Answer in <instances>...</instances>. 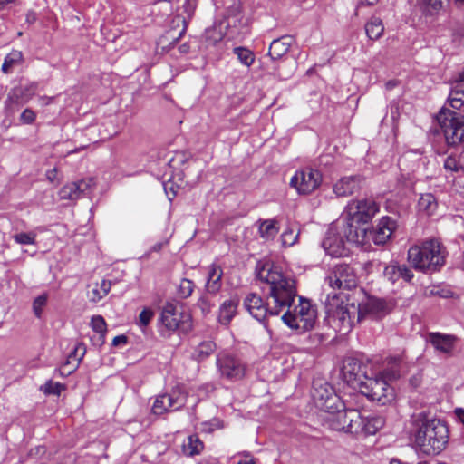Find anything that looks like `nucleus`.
<instances>
[{"label": "nucleus", "mask_w": 464, "mask_h": 464, "mask_svg": "<svg viewBox=\"0 0 464 464\" xmlns=\"http://www.w3.org/2000/svg\"><path fill=\"white\" fill-rule=\"evenodd\" d=\"M396 228V224L393 219L389 217H384L380 219L374 228L367 232V239L365 244L372 240L375 245H384L392 235Z\"/></svg>", "instance_id": "a211bd4d"}, {"label": "nucleus", "mask_w": 464, "mask_h": 464, "mask_svg": "<svg viewBox=\"0 0 464 464\" xmlns=\"http://www.w3.org/2000/svg\"><path fill=\"white\" fill-rule=\"evenodd\" d=\"M164 246V243H157L155 244L152 247H151V251H154V252H159L161 250V248L163 247Z\"/></svg>", "instance_id": "4d7b16f0"}, {"label": "nucleus", "mask_w": 464, "mask_h": 464, "mask_svg": "<svg viewBox=\"0 0 464 464\" xmlns=\"http://www.w3.org/2000/svg\"><path fill=\"white\" fill-rule=\"evenodd\" d=\"M293 43L294 40L289 35L274 40L269 46L268 55L272 60L281 59L288 53Z\"/></svg>", "instance_id": "cd10ccee"}, {"label": "nucleus", "mask_w": 464, "mask_h": 464, "mask_svg": "<svg viewBox=\"0 0 464 464\" xmlns=\"http://www.w3.org/2000/svg\"><path fill=\"white\" fill-rule=\"evenodd\" d=\"M333 289H352L357 285V276L353 267L346 264L335 266L326 277Z\"/></svg>", "instance_id": "ddd939ff"}, {"label": "nucleus", "mask_w": 464, "mask_h": 464, "mask_svg": "<svg viewBox=\"0 0 464 464\" xmlns=\"http://www.w3.org/2000/svg\"><path fill=\"white\" fill-rule=\"evenodd\" d=\"M237 464H254V462L251 460H246V461H240Z\"/></svg>", "instance_id": "e2e57ef3"}, {"label": "nucleus", "mask_w": 464, "mask_h": 464, "mask_svg": "<svg viewBox=\"0 0 464 464\" xmlns=\"http://www.w3.org/2000/svg\"><path fill=\"white\" fill-rule=\"evenodd\" d=\"M384 31V26L380 18L372 17L366 24H365V32L367 36L371 40L379 39Z\"/></svg>", "instance_id": "e433bc0d"}, {"label": "nucleus", "mask_w": 464, "mask_h": 464, "mask_svg": "<svg viewBox=\"0 0 464 464\" xmlns=\"http://www.w3.org/2000/svg\"><path fill=\"white\" fill-rule=\"evenodd\" d=\"M362 183L360 176L343 177L334 184L333 191L337 197H349L360 189Z\"/></svg>", "instance_id": "b1692460"}, {"label": "nucleus", "mask_w": 464, "mask_h": 464, "mask_svg": "<svg viewBox=\"0 0 464 464\" xmlns=\"http://www.w3.org/2000/svg\"><path fill=\"white\" fill-rule=\"evenodd\" d=\"M96 183L93 178L65 184L59 191L61 199L75 200L91 193Z\"/></svg>", "instance_id": "dca6fc26"}, {"label": "nucleus", "mask_w": 464, "mask_h": 464, "mask_svg": "<svg viewBox=\"0 0 464 464\" xmlns=\"http://www.w3.org/2000/svg\"><path fill=\"white\" fill-rule=\"evenodd\" d=\"M364 369L365 366L356 359L345 360L342 369L343 381L353 389H359L367 377Z\"/></svg>", "instance_id": "f3484780"}, {"label": "nucleus", "mask_w": 464, "mask_h": 464, "mask_svg": "<svg viewBox=\"0 0 464 464\" xmlns=\"http://www.w3.org/2000/svg\"><path fill=\"white\" fill-rule=\"evenodd\" d=\"M222 276L223 271L219 266L212 264L208 266V280L206 284V288L208 293L216 294L220 290L222 285Z\"/></svg>", "instance_id": "7c9ffc66"}, {"label": "nucleus", "mask_w": 464, "mask_h": 464, "mask_svg": "<svg viewBox=\"0 0 464 464\" xmlns=\"http://www.w3.org/2000/svg\"><path fill=\"white\" fill-rule=\"evenodd\" d=\"M340 407L337 406L334 412L324 417L330 428L351 434H360L362 431V426H360L362 422L361 412L354 409L342 410Z\"/></svg>", "instance_id": "6e6552de"}, {"label": "nucleus", "mask_w": 464, "mask_h": 464, "mask_svg": "<svg viewBox=\"0 0 464 464\" xmlns=\"http://www.w3.org/2000/svg\"><path fill=\"white\" fill-rule=\"evenodd\" d=\"M322 183V175L318 170L305 168L297 170L290 179V186L299 195H309L319 188Z\"/></svg>", "instance_id": "f8f14e48"}, {"label": "nucleus", "mask_w": 464, "mask_h": 464, "mask_svg": "<svg viewBox=\"0 0 464 464\" xmlns=\"http://www.w3.org/2000/svg\"><path fill=\"white\" fill-rule=\"evenodd\" d=\"M444 168L452 172L461 170L460 154L448 156L444 161Z\"/></svg>", "instance_id": "a18cd8bd"}, {"label": "nucleus", "mask_w": 464, "mask_h": 464, "mask_svg": "<svg viewBox=\"0 0 464 464\" xmlns=\"http://www.w3.org/2000/svg\"><path fill=\"white\" fill-rule=\"evenodd\" d=\"M197 7V0H185L182 6L178 8V14L172 21V29H179V37L182 36L188 27V22L194 15Z\"/></svg>", "instance_id": "412c9836"}, {"label": "nucleus", "mask_w": 464, "mask_h": 464, "mask_svg": "<svg viewBox=\"0 0 464 464\" xmlns=\"http://www.w3.org/2000/svg\"><path fill=\"white\" fill-rule=\"evenodd\" d=\"M312 397L315 406L327 413V415L334 412L337 406H343L338 396L334 393L333 389L326 383L314 385Z\"/></svg>", "instance_id": "4468645a"}, {"label": "nucleus", "mask_w": 464, "mask_h": 464, "mask_svg": "<svg viewBox=\"0 0 464 464\" xmlns=\"http://www.w3.org/2000/svg\"><path fill=\"white\" fill-rule=\"evenodd\" d=\"M438 121L450 145L464 142V115L442 109L439 113Z\"/></svg>", "instance_id": "1a4fd4ad"}, {"label": "nucleus", "mask_w": 464, "mask_h": 464, "mask_svg": "<svg viewBox=\"0 0 464 464\" xmlns=\"http://www.w3.org/2000/svg\"><path fill=\"white\" fill-rule=\"evenodd\" d=\"M111 285V281L106 279H102L101 283H95L88 294L89 300L92 303H98L109 294Z\"/></svg>", "instance_id": "473e14b6"}, {"label": "nucleus", "mask_w": 464, "mask_h": 464, "mask_svg": "<svg viewBox=\"0 0 464 464\" xmlns=\"http://www.w3.org/2000/svg\"><path fill=\"white\" fill-rule=\"evenodd\" d=\"M257 277L269 285L273 305H266L259 295L249 294L245 298L244 306L255 319L262 322L267 314L277 315L282 309L291 306L296 295V286L291 276L283 273L279 266L271 263H266L258 268Z\"/></svg>", "instance_id": "f257e3e1"}, {"label": "nucleus", "mask_w": 464, "mask_h": 464, "mask_svg": "<svg viewBox=\"0 0 464 464\" xmlns=\"http://www.w3.org/2000/svg\"><path fill=\"white\" fill-rule=\"evenodd\" d=\"M455 3L460 5H464V0H455Z\"/></svg>", "instance_id": "0e129e2a"}, {"label": "nucleus", "mask_w": 464, "mask_h": 464, "mask_svg": "<svg viewBox=\"0 0 464 464\" xmlns=\"http://www.w3.org/2000/svg\"><path fill=\"white\" fill-rule=\"evenodd\" d=\"M385 420L381 416L371 415L363 417L362 415V431L360 434L372 435L384 426Z\"/></svg>", "instance_id": "2f4dec72"}, {"label": "nucleus", "mask_w": 464, "mask_h": 464, "mask_svg": "<svg viewBox=\"0 0 464 464\" xmlns=\"http://www.w3.org/2000/svg\"><path fill=\"white\" fill-rule=\"evenodd\" d=\"M420 379L418 377H414L413 379L411 380V382L415 387H417L420 384Z\"/></svg>", "instance_id": "052dcab7"}, {"label": "nucleus", "mask_w": 464, "mask_h": 464, "mask_svg": "<svg viewBox=\"0 0 464 464\" xmlns=\"http://www.w3.org/2000/svg\"><path fill=\"white\" fill-rule=\"evenodd\" d=\"M378 2L379 0H362L361 5L372 6L376 5Z\"/></svg>", "instance_id": "6e6d98bb"}, {"label": "nucleus", "mask_w": 464, "mask_h": 464, "mask_svg": "<svg viewBox=\"0 0 464 464\" xmlns=\"http://www.w3.org/2000/svg\"><path fill=\"white\" fill-rule=\"evenodd\" d=\"M85 353L86 348L84 344L78 343L70 353L67 362L59 370H57L56 372L62 377L72 373L79 366Z\"/></svg>", "instance_id": "a878e982"}, {"label": "nucleus", "mask_w": 464, "mask_h": 464, "mask_svg": "<svg viewBox=\"0 0 464 464\" xmlns=\"http://www.w3.org/2000/svg\"><path fill=\"white\" fill-rule=\"evenodd\" d=\"M37 90V83L31 82L24 86L14 88L8 95V101L15 103H24L28 102Z\"/></svg>", "instance_id": "c85d7f7f"}, {"label": "nucleus", "mask_w": 464, "mask_h": 464, "mask_svg": "<svg viewBox=\"0 0 464 464\" xmlns=\"http://www.w3.org/2000/svg\"><path fill=\"white\" fill-rule=\"evenodd\" d=\"M438 204L435 197L430 193L422 194L418 202V208L420 212L430 216L437 209Z\"/></svg>", "instance_id": "c9c22d12"}, {"label": "nucleus", "mask_w": 464, "mask_h": 464, "mask_svg": "<svg viewBox=\"0 0 464 464\" xmlns=\"http://www.w3.org/2000/svg\"><path fill=\"white\" fill-rule=\"evenodd\" d=\"M15 0H0V10L3 9L7 4L14 3Z\"/></svg>", "instance_id": "13d9d810"}, {"label": "nucleus", "mask_w": 464, "mask_h": 464, "mask_svg": "<svg viewBox=\"0 0 464 464\" xmlns=\"http://www.w3.org/2000/svg\"><path fill=\"white\" fill-rule=\"evenodd\" d=\"M283 322L292 329L308 331L316 320V310L308 300L299 298V304L282 316Z\"/></svg>", "instance_id": "0eeeda50"}, {"label": "nucleus", "mask_w": 464, "mask_h": 464, "mask_svg": "<svg viewBox=\"0 0 464 464\" xmlns=\"http://www.w3.org/2000/svg\"><path fill=\"white\" fill-rule=\"evenodd\" d=\"M448 441V430L438 420L422 423L415 434L414 443L426 455H437L442 451Z\"/></svg>", "instance_id": "423d86ee"}, {"label": "nucleus", "mask_w": 464, "mask_h": 464, "mask_svg": "<svg viewBox=\"0 0 464 464\" xmlns=\"http://www.w3.org/2000/svg\"><path fill=\"white\" fill-rule=\"evenodd\" d=\"M388 363L390 369L378 373L374 377L367 376L359 388L363 395L383 405L394 397L393 389L390 386L389 382L400 377L401 360L392 358Z\"/></svg>", "instance_id": "39448f33"}, {"label": "nucleus", "mask_w": 464, "mask_h": 464, "mask_svg": "<svg viewBox=\"0 0 464 464\" xmlns=\"http://www.w3.org/2000/svg\"><path fill=\"white\" fill-rule=\"evenodd\" d=\"M279 231L277 222L274 219L264 220L259 225V234L264 239H273Z\"/></svg>", "instance_id": "4c0bfd02"}, {"label": "nucleus", "mask_w": 464, "mask_h": 464, "mask_svg": "<svg viewBox=\"0 0 464 464\" xmlns=\"http://www.w3.org/2000/svg\"><path fill=\"white\" fill-rule=\"evenodd\" d=\"M193 288L194 284L191 280L182 279L179 284V295L184 298L188 297L192 294Z\"/></svg>", "instance_id": "3c124183"}, {"label": "nucleus", "mask_w": 464, "mask_h": 464, "mask_svg": "<svg viewBox=\"0 0 464 464\" xmlns=\"http://www.w3.org/2000/svg\"><path fill=\"white\" fill-rule=\"evenodd\" d=\"M154 313L150 308H144L139 315L138 324L141 328H145L151 321Z\"/></svg>", "instance_id": "8fccbe9b"}, {"label": "nucleus", "mask_w": 464, "mask_h": 464, "mask_svg": "<svg viewBox=\"0 0 464 464\" xmlns=\"http://www.w3.org/2000/svg\"><path fill=\"white\" fill-rule=\"evenodd\" d=\"M65 385L60 382H54L53 381H48L42 386L41 390L45 394H53L59 396L63 391L65 390Z\"/></svg>", "instance_id": "c03bdc74"}, {"label": "nucleus", "mask_w": 464, "mask_h": 464, "mask_svg": "<svg viewBox=\"0 0 464 464\" xmlns=\"http://www.w3.org/2000/svg\"><path fill=\"white\" fill-rule=\"evenodd\" d=\"M127 343V338L124 335L116 336V337H114V339L112 341V344L114 346H117L121 343Z\"/></svg>", "instance_id": "5fc2aeb1"}, {"label": "nucleus", "mask_w": 464, "mask_h": 464, "mask_svg": "<svg viewBox=\"0 0 464 464\" xmlns=\"http://www.w3.org/2000/svg\"><path fill=\"white\" fill-rule=\"evenodd\" d=\"M46 179L50 182H54L57 179V169L53 168L46 171Z\"/></svg>", "instance_id": "864d4df0"}, {"label": "nucleus", "mask_w": 464, "mask_h": 464, "mask_svg": "<svg viewBox=\"0 0 464 464\" xmlns=\"http://www.w3.org/2000/svg\"><path fill=\"white\" fill-rule=\"evenodd\" d=\"M35 237L36 235L34 232H22L15 234L13 237L14 240L20 245H34L35 244Z\"/></svg>", "instance_id": "49530a36"}, {"label": "nucleus", "mask_w": 464, "mask_h": 464, "mask_svg": "<svg viewBox=\"0 0 464 464\" xmlns=\"http://www.w3.org/2000/svg\"><path fill=\"white\" fill-rule=\"evenodd\" d=\"M215 348L216 344L212 341L202 342L195 349L194 356L198 360H204L215 351Z\"/></svg>", "instance_id": "ea45409f"}, {"label": "nucleus", "mask_w": 464, "mask_h": 464, "mask_svg": "<svg viewBox=\"0 0 464 464\" xmlns=\"http://www.w3.org/2000/svg\"><path fill=\"white\" fill-rule=\"evenodd\" d=\"M224 37L221 26H213L208 28L205 32V39L210 44H215L220 42Z\"/></svg>", "instance_id": "79ce46f5"}, {"label": "nucleus", "mask_w": 464, "mask_h": 464, "mask_svg": "<svg viewBox=\"0 0 464 464\" xmlns=\"http://www.w3.org/2000/svg\"><path fill=\"white\" fill-rule=\"evenodd\" d=\"M23 53L20 51L14 50L6 55L2 65V71L5 73L12 72L13 68L22 63Z\"/></svg>", "instance_id": "58836bf2"}, {"label": "nucleus", "mask_w": 464, "mask_h": 464, "mask_svg": "<svg viewBox=\"0 0 464 464\" xmlns=\"http://www.w3.org/2000/svg\"><path fill=\"white\" fill-rule=\"evenodd\" d=\"M181 51H182V52H185V51H186V48H185V46H184V45H183V46H181Z\"/></svg>", "instance_id": "69168bd1"}, {"label": "nucleus", "mask_w": 464, "mask_h": 464, "mask_svg": "<svg viewBox=\"0 0 464 464\" xmlns=\"http://www.w3.org/2000/svg\"><path fill=\"white\" fill-rule=\"evenodd\" d=\"M42 103L44 104H49L53 102L52 97H41Z\"/></svg>", "instance_id": "bf43d9fd"}, {"label": "nucleus", "mask_w": 464, "mask_h": 464, "mask_svg": "<svg viewBox=\"0 0 464 464\" xmlns=\"http://www.w3.org/2000/svg\"><path fill=\"white\" fill-rule=\"evenodd\" d=\"M429 341L438 352L447 354L451 353L456 345V337L439 333H430Z\"/></svg>", "instance_id": "bb28decb"}, {"label": "nucleus", "mask_w": 464, "mask_h": 464, "mask_svg": "<svg viewBox=\"0 0 464 464\" xmlns=\"http://www.w3.org/2000/svg\"><path fill=\"white\" fill-rule=\"evenodd\" d=\"M233 52L242 64L249 67L254 63L255 55L249 49L245 47H236Z\"/></svg>", "instance_id": "a19ab883"}, {"label": "nucleus", "mask_w": 464, "mask_h": 464, "mask_svg": "<svg viewBox=\"0 0 464 464\" xmlns=\"http://www.w3.org/2000/svg\"><path fill=\"white\" fill-rule=\"evenodd\" d=\"M238 304L239 301L237 297H231L224 301L219 307L218 322L224 325H227L236 315Z\"/></svg>", "instance_id": "c756f323"}, {"label": "nucleus", "mask_w": 464, "mask_h": 464, "mask_svg": "<svg viewBox=\"0 0 464 464\" xmlns=\"http://www.w3.org/2000/svg\"><path fill=\"white\" fill-rule=\"evenodd\" d=\"M297 237L298 233H295L292 228H287L281 235L282 245L285 246H291L296 242Z\"/></svg>", "instance_id": "de8ad7c7"}, {"label": "nucleus", "mask_w": 464, "mask_h": 464, "mask_svg": "<svg viewBox=\"0 0 464 464\" xmlns=\"http://www.w3.org/2000/svg\"><path fill=\"white\" fill-rule=\"evenodd\" d=\"M220 375L230 381L242 379L246 373V365L242 361L230 354H221L217 359Z\"/></svg>", "instance_id": "2eb2a0df"}, {"label": "nucleus", "mask_w": 464, "mask_h": 464, "mask_svg": "<svg viewBox=\"0 0 464 464\" xmlns=\"http://www.w3.org/2000/svg\"><path fill=\"white\" fill-rule=\"evenodd\" d=\"M185 315L183 314L180 306L168 303L164 305L161 312V327L168 332H174L179 327Z\"/></svg>", "instance_id": "aec40b11"}, {"label": "nucleus", "mask_w": 464, "mask_h": 464, "mask_svg": "<svg viewBox=\"0 0 464 464\" xmlns=\"http://www.w3.org/2000/svg\"><path fill=\"white\" fill-rule=\"evenodd\" d=\"M359 305L362 319L366 316L374 319H381L388 314L392 310V306L384 300L373 297L367 299L366 302Z\"/></svg>", "instance_id": "4be33fe9"}, {"label": "nucleus", "mask_w": 464, "mask_h": 464, "mask_svg": "<svg viewBox=\"0 0 464 464\" xmlns=\"http://www.w3.org/2000/svg\"><path fill=\"white\" fill-rule=\"evenodd\" d=\"M47 301L48 295L45 293L34 298L33 302V311L37 318H40L42 316L43 311L47 304Z\"/></svg>", "instance_id": "37998d69"}, {"label": "nucleus", "mask_w": 464, "mask_h": 464, "mask_svg": "<svg viewBox=\"0 0 464 464\" xmlns=\"http://www.w3.org/2000/svg\"><path fill=\"white\" fill-rule=\"evenodd\" d=\"M366 239L365 227H353V224H344V221H343L334 223L329 227L322 246L329 256L341 257L347 254L345 241L357 246H363Z\"/></svg>", "instance_id": "7ed1b4c3"}, {"label": "nucleus", "mask_w": 464, "mask_h": 464, "mask_svg": "<svg viewBox=\"0 0 464 464\" xmlns=\"http://www.w3.org/2000/svg\"><path fill=\"white\" fill-rule=\"evenodd\" d=\"M383 276L391 283L395 284L400 279H402L405 282H410L413 277V274L405 265H399L395 262H392L385 266L383 269Z\"/></svg>", "instance_id": "393cba45"}, {"label": "nucleus", "mask_w": 464, "mask_h": 464, "mask_svg": "<svg viewBox=\"0 0 464 464\" xmlns=\"http://www.w3.org/2000/svg\"><path fill=\"white\" fill-rule=\"evenodd\" d=\"M91 326L93 331L101 334L102 337L104 336V334L106 333V323L102 316H93L91 320Z\"/></svg>", "instance_id": "09e8293b"}, {"label": "nucleus", "mask_w": 464, "mask_h": 464, "mask_svg": "<svg viewBox=\"0 0 464 464\" xmlns=\"http://www.w3.org/2000/svg\"><path fill=\"white\" fill-rule=\"evenodd\" d=\"M328 324L336 332L347 334L362 320L360 305L344 294H329L325 301Z\"/></svg>", "instance_id": "f03ea898"}, {"label": "nucleus", "mask_w": 464, "mask_h": 464, "mask_svg": "<svg viewBox=\"0 0 464 464\" xmlns=\"http://www.w3.org/2000/svg\"><path fill=\"white\" fill-rule=\"evenodd\" d=\"M249 20L242 14L238 6H235L227 17V34L230 38H237L248 32Z\"/></svg>", "instance_id": "6ab92c4d"}, {"label": "nucleus", "mask_w": 464, "mask_h": 464, "mask_svg": "<svg viewBox=\"0 0 464 464\" xmlns=\"http://www.w3.org/2000/svg\"><path fill=\"white\" fill-rule=\"evenodd\" d=\"M408 261L416 270L438 271L445 265L446 249L439 239H427L409 248Z\"/></svg>", "instance_id": "20e7f679"}, {"label": "nucleus", "mask_w": 464, "mask_h": 464, "mask_svg": "<svg viewBox=\"0 0 464 464\" xmlns=\"http://www.w3.org/2000/svg\"><path fill=\"white\" fill-rule=\"evenodd\" d=\"M203 447V443L198 436L190 435L184 440L182 450L187 456H194L199 454Z\"/></svg>", "instance_id": "f704fd0d"}, {"label": "nucleus", "mask_w": 464, "mask_h": 464, "mask_svg": "<svg viewBox=\"0 0 464 464\" xmlns=\"http://www.w3.org/2000/svg\"><path fill=\"white\" fill-rule=\"evenodd\" d=\"M187 401V393L180 386L173 388L169 393L158 395L151 407L155 415H162L169 411H176L182 408Z\"/></svg>", "instance_id": "9b49d317"}, {"label": "nucleus", "mask_w": 464, "mask_h": 464, "mask_svg": "<svg viewBox=\"0 0 464 464\" xmlns=\"http://www.w3.org/2000/svg\"><path fill=\"white\" fill-rule=\"evenodd\" d=\"M448 103L452 109L464 113V71L459 72L452 82Z\"/></svg>", "instance_id": "5701e85b"}, {"label": "nucleus", "mask_w": 464, "mask_h": 464, "mask_svg": "<svg viewBox=\"0 0 464 464\" xmlns=\"http://www.w3.org/2000/svg\"><path fill=\"white\" fill-rule=\"evenodd\" d=\"M347 220L344 224H353V227H359L361 224H366L372 220L379 211V206L372 199H356L351 200L346 207Z\"/></svg>", "instance_id": "9d476101"}, {"label": "nucleus", "mask_w": 464, "mask_h": 464, "mask_svg": "<svg viewBox=\"0 0 464 464\" xmlns=\"http://www.w3.org/2000/svg\"><path fill=\"white\" fill-rule=\"evenodd\" d=\"M445 0H419V7L425 16H435L444 8Z\"/></svg>", "instance_id": "72a5a7b5"}, {"label": "nucleus", "mask_w": 464, "mask_h": 464, "mask_svg": "<svg viewBox=\"0 0 464 464\" xmlns=\"http://www.w3.org/2000/svg\"><path fill=\"white\" fill-rule=\"evenodd\" d=\"M20 120L25 124L33 123L35 120V113L30 109H25L20 116Z\"/></svg>", "instance_id": "603ef678"}, {"label": "nucleus", "mask_w": 464, "mask_h": 464, "mask_svg": "<svg viewBox=\"0 0 464 464\" xmlns=\"http://www.w3.org/2000/svg\"><path fill=\"white\" fill-rule=\"evenodd\" d=\"M461 170L464 172V150L460 153Z\"/></svg>", "instance_id": "680f3d73"}]
</instances>
